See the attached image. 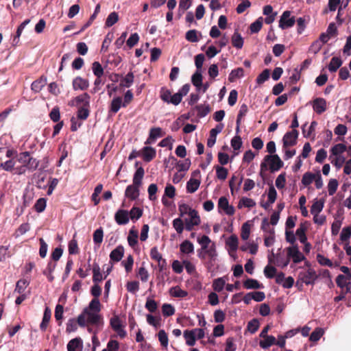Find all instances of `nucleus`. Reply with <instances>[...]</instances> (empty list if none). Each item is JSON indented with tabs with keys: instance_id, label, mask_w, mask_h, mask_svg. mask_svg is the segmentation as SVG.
Segmentation results:
<instances>
[{
	"instance_id": "4d7b16f0",
	"label": "nucleus",
	"mask_w": 351,
	"mask_h": 351,
	"mask_svg": "<svg viewBox=\"0 0 351 351\" xmlns=\"http://www.w3.org/2000/svg\"><path fill=\"white\" fill-rule=\"evenodd\" d=\"M347 147L344 144L339 143L336 144L331 148V153L334 156H339L341 154L343 153L345 151H346Z\"/></svg>"
},
{
	"instance_id": "bb28decb",
	"label": "nucleus",
	"mask_w": 351,
	"mask_h": 351,
	"mask_svg": "<svg viewBox=\"0 0 351 351\" xmlns=\"http://www.w3.org/2000/svg\"><path fill=\"white\" fill-rule=\"evenodd\" d=\"M47 83V78L41 77L40 79L34 81L31 86L32 90L35 93L40 92Z\"/></svg>"
},
{
	"instance_id": "c9c22d12",
	"label": "nucleus",
	"mask_w": 351,
	"mask_h": 351,
	"mask_svg": "<svg viewBox=\"0 0 351 351\" xmlns=\"http://www.w3.org/2000/svg\"><path fill=\"white\" fill-rule=\"evenodd\" d=\"M144 169L143 167H139L136 171L134 177H133V184L136 186H141L142 184V180L144 176Z\"/></svg>"
},
{
	"instance_id": "e2e57ef3",
	"label": "nucleus",
	"mask_w": 351,
	"mask_h": 351,
	"mask_svg": "<svg viewBox=\"0 0 351 351\" xmlns=\"http://www.w3.org/2000/svg\"><path fill=\"white\" fill-rule=\"evenodd\" d=\"M315 178V174L312 173L311 172H306L302 176V183L304 186H308L313 182Z\"/></svg>"
},
{
	"instance_id": "58836bf2",
	"label": "nucleus",
	"mask_w": 351,
	"mask_h": 351,
	"mask_svg": "<svg viewBox=\"0 0 351 351\" xmlns=\"http://www.w3.org/2000/svg\"><path fill=\"white\" fill-rule=\"evenodd\" d=\"M191 82L198 90H200V88L202 86V71H196V72L192 75Z\"/></svg>"
},
{
	"instance_id": "2f4dec72",
	"label": "nucleus",
	"mask_w": 351,
	"mask_h": 351,
	"mask_svg": "<svg viewBox=\"0 0 351 351\" xmlns=\"http://www.w3.org/2000/svg\"><path fill=\"white\" fill-rule=\"evenodd\" d=\"M264 339L260 341L259 345L263 349H267L272 345L276 344V338L272 335L263 337Z\"/></svg>"
},
{
	"instance_id": "5fc2aeb1",
	"label": "nucleus",
	"mask_w": 351,
	"mask_h": 351,
	"mask_svg": "<svg viewBox=\"0 0 351 351\" xmlns=\"http://www.w3.org/2000/svg\"><path fill=\"white\" fill-rule=\"evenodd\" d=\"M15 161L13 159H9L3 162H0V169L6 171H12L14 169Z\"/></svg>"
},
{
	"instance_id": "2eb2a0df",
	"label": "nucleus",
	"mask_w": 351,
	"mask_h": 351,
	"mask_svg": "<svg viewBox=\"0 0 351 351\" xmlns=\"http://www.w3.org/2000/svg\"><path fill=\"white\" fill-rule=\"evenodd\" d=\"M313 108L317 114H322L326 110V101L323 98H316L313 103Z\"/></svg>"
},
{
	"instance_id": "ddd939ff",
	"label": "nucleus",
	"mask_w": 351,
	"mask_h": 351,
	"mask_svg": "<svg viewBox=\"0 0 351 351\" xmlns=\"http://www.w3.org/2000/svg\"><path fill=\"white\" fill-rule=\"evenodd\" d=\"M141 154L143 160L148 162L155 158L156 152L154 148L146 146L141 149Z\"/></svg>"
},
{
	"instance_id": "69168bd1",
	"label": "nucleus",
	"mask_w": 351,
	"mask_h": 351,
	"mask_svg": "<svg viewBox=\"0 0 351 351\" xmlns=\"http://www.w3.org/2000/svg\"><path fill=\"white\" fill-rule=\"evenodd\" d=\"M162 313L165 317L171 316L175 313V308L170 304H164L162 306Z\"/></svg>"
},
{
	"instance_id": "393cba45",
	"label": "nucleus",
	"mask_w": 351,
	"mask_h": 351,
	"mask_svg": "<svg viewBox=\"0 0 351 351\" xmlns=\"http://www.w3.org/2000/svg\"><path fill=\"white\" fill-rule=\"evenodd\" d=\"M138 232L134 228H131L129 231L128 236V242L130 247H134L138 243Z\"/></svg>"
},
{
	"instance_id": "c03bdc74",
	"label": "nucleus",
	"mask_w": 351,
	"mask_h": 351,
	"mask_svg": "<svg viewBox=\"0 0 351 351\" xmlns=\"http://www.w3.org/2000/svg\"><path fill=\"white\" fill-rule=\"evenodd\" d=\"M197 242L201 245V250L204 252L209 249V245L211 243V240L208 236L203 235L201 237L197 238Z\"/></svg>"
},
{
	"instance_id": "aec40b11",
	"label": "nucleus",
	"mask_w": 351,
	"mask_h": 351,
	"mask_svg": "<svg viewBox=\"0 0 351 351\" xmlns=\"http://www.w3.org/2000/svg\"><path fill=\"white\" fill-rule=\"evenodd\" d=\"M243 287L246 289H258L263 288V285L257 280L253 278H247L243 282Z\"/></svg>"
},
{
	"instance_id": "6e6552de",
	"label": "nucleus",
	"mask_w": 351,
	"mask_h": 351,
	"mask_svg": "<svg viewBox=\"0 0 351 351\" xmlns=\"http://www.w3.org/2000/svg\"><path fill=\"white\" fill-rule=\"evenodd\" d=\"M287 255L293 258L295 263H298L305 259V256L300 252L297 245L287 248Z\"/></svg>"
},
{
	"instance_id": "052dcab7",
	"label": "nucleus",
	"mask_w": 351,
	"mask_h": 351,
	"mask_svg": "<svg viewBox=\"0 0 351 351\" xmlns=\"http://www.w3.org/2000/svg\"><path fill=\"white\" fill-rule=\"evenodd\" d=\"M338 181L336 179H330L328 184V192L329 195H333L338 188Z\"/></svg>"
},
{
	"instance_id": "37998d69",
	"label": "nucleus",
	"mask_w": 351,
	"mask_h": 351,
	"mask_svg": "<svg viewBox=\"0 0 351 351\" xmlns=\"http://www.w3.org/2000/svg\"><path fill=\"white\" fill-rule=\"evenodd\" d=\"M240 249L243 252L249 250V252L251 254H256L258 252V245L254 243L247 242L244 245H241Z\"/></svg>"
},
{
	"instance_id": "3c124183",
	"label": "nucleus",
	"mask_w": 351,
	"mask_h": 351,
	"mask_svg": "<svg viewBox=\"0 0 351 351\" xmlns=\"http://www.w3.org/2000/svg\"><path fill=\"white\" fill-rule=\"evenodd\" d=\"M215 169L217 178L220 180H225L228 174V169L218 165L215 167Z\"/></svg>"
},
{
	"instance_id": "72a5a7b5",
	"label": "nucleus",
	"mask_w": 351,
	"mask_h": 351,
	"mask_svg": "<svg viewBox=\"0 0 351 351\" xmlns=\"http://www.w3.org/2000/svg\"><path fill=\"white\" fill-rule=\"evenodd\" d=\"M93 281L94 283H98L101 282L104 278H103L101 272V269L97 263H94L93 267Z\"/></svg>"
},
{
	"instance_id": "09e8293b",
	"label": "nucleus",
	"mask_w": 351,
	"mask_h": 351,
	"mask_svg": "<svg viewBox=\"0 0 351 351\" xmlns=\"http://www.w3.org/2000/svg\"><path fill=\"white\" fill-rule=\"evenodd\" d=\"M316 260L320 264L323 266H327L329 267H333L332 262L328 258L325 257L324 255L321 254H317L316 256Z\"/></svg>"
},
{
	"instance_id": "6ab92c4d",
	"label": "nucleus",
	"mask_w": 351,
	"mask_h": 351,
	"mask_svg": "<svg viewBox=\"0 0 351 351\" xmlns=\"http://www.w3.org/2000/svg\"><path fill=\"white\" fill-rule=\"evenodd\" d=\"M228 278L226 276H223L221 278H217L213 280V289L216 292H221L226 285V281Z\"/></svg>"
},
{
	"instance_id": "c85d7f7f",
	"label": "nucleus",
	"mask_w": 351,
	"mask_h": 351,
	"mask_svg": "<svg viewBox=\"0 0 351 351\" xmlns=\"http://www.w3.org/2000/svg\"><path fill=\"white\" fill-rule=\"evenodd\" d=\"M324 206V201L322 199H315L311 206V213L314 215L319 214V213L323 210Z\"/></svg>"
},
{
	"instance_id": "5701e85b",
	"label": "nucleus",
	"mask_w": 351,
	"mask_h": 351,
	"mask_svg": "<svg viewBox=\"0 0 351 351\" xmlns=\"http://www.w3.org/2000/svg\"><path fill=\"white\" fill-rule=\"evenodd\" d=\"M180 250L183 254H191L194 252V245L190 241L185 240L180 245Z\"/></svg>"
},
{
	"instance_id": "412c9836",
	"label": "nucleus",
	"mask_w": 351,
	"mask_h": 351,
	"mask_svg": "<svg viewBox=\"0 0 351 351\" xmlns=\"http://www.w3.org/2000/svg\"><path fill=\"white\" fill-rule=\"evenodd\" d=\"M200 180L193 178H191L186 183V191L189 193H195L200 185Z\"/></svg>"
},
{
	"instance_id": "4c0bfd02",
	"label": "nucleus",
	"mask_w": 351,
	"mask_h": 351,
	"mask_svg": "<svg viewBox=\"0 0 351 351\" xmlns=\"http://www.w3.org/2000/svg\"><path fill=\"white\" fill-rule=\"evenodd\" d=\"M134 76L132 72H129L127 75L121 80L120 86L123 87L129 88L134 82Z\"/></svg>"
},
{
	"instance_id": "bf43d9fd",
	"label": "nucleus",
	"mask_w": 351,
	"mask_h": 351,
	"mask_svg": "<svg viewBox=\"0 0 351 351\" xmlns=\"http://www.w3.org/2000/svg\"><path fill=\"white\" fill-rule=\"evenodd\" d=\"M158 337L161 346L167 348L168 346L169 339L166 332L164 330H159Z\"/></svg>"
},
{
	"instance_id": "423d86ee",
	"label": "nucleus",
	"mask_w": 351,
	"mask_h": 351,
	"mask_svg": "<svg viewBox=\"0 0 351 351\" xmlns=\"http://www.w3.org/2000/svg\"><path fill=\"white\" fill-rule=\"evenodd\" d=\"M201 222L200 217L197 211L192 210L189 218L184 219L185 229L187 231H191L195 226H198Z\"/></svg>"
},
{
	"instance_id": "c756f323",
	"label": "nucleus",
	"mask_w": 351,
	"mask_h": 351,
	"mask_svg": "<svg viewBox=\"0 0 351 351\" xmlns=\"http://www.w3.org/2000/svg\"><path fill=\"white\" fill-rule=\"evenodd\" d=\"M244 70L241 67H239L236 69L232 70L228 76V80L230 82H235L237 79L243 77Z\"/></svg>"
},
{
	"instance_id": "f03ea898",
	"label": "nucleus",
	"mask_w": 351,
	"mask_h": 351,
	"mask_svg": "<svg viewBox=\"0 0 351 351\" xmlns=\"http://www.w3.org/2000/svg\"><path fill=\"white\" fill-rule=\"evenodd\" d=\"M266 162H269V169L272 172L278 171L283 166V162L281 160L278 155L272 154L265 156L264 161L261 164L260 175L261 176H263V171L267 170V165Z\"/></svg>"
},
{
	"instance_id": "7c9ffc66",
	"label": "nucleus",
	"mask_w": 351,
	"mask_h": 351,
	"mask_svg": "<svg viewBox=\"0 0 351 351\" xmlns=\"http://www.w3.org/2000/svg\"><path fill=\"white\" fill-rule=\"evenodd\" d=\"M122 98L121 97H116L113 98L110 104V111L113 114L117 113L121 107H122Z\"/></svg>"
},
{
	"instance_id": "6e6d98bb",
	"label": "nucleus",
	"mask_w": 351,
	"mask_h": 351,
	"mask_svg": "<svg viewBox=\"0 0 351 351\" xmlns=\"http://www.w3.org/2000/svg\"><path fill=\"white\" fill-rule=\"evenodd\" d=\"M256 205V202L251 198L248 197H243L239 202L238 207H246V208H252Z\"/></svg>"
},
{
	"instance_id": "0eeeda50",
	"label": "nucleus",
	"mask_w": 351,
	"mask_h": 351,
	"mask_svg": "<svg viewBox=\"0 0 351 351\" xmlns=\"http://www.w3.org/2000/svg\"><path fill=\"white\" fill-rule=\"evenodd\" d=\"M298 136V132L296 130H293L287 132L283 136V147L287 148L289 146H293L296 144L297 138Z\"/></svg>"
},
{
	"instance_id": "79ce46f5",
	"label": "nucleus",
	"mask_w": 351,
	"mask_h": 351,
	"mask_svg": "<svg viewBox=\"0 0 351 351\" xmlns=\"http://www.w3.org/2000/svg\"><path fill=\"white\" fill-rule=\"evenodd\" d=\"M85 309L99 313L101 311V303L99 300L98 298H93Z\"/></svg>"
},
{
	"instance_id": "774afa93",
	"label": "nucleus",
	"mask_w": 351,
	"mask_h": 351,
	"mask_svg": "<svg viewBox=\"0 0 351 351\" xmlns=\"http://www.w3.org/2000/svg\"><path fill=\"white\" fill-rule=\"evenodd\" d=\"M143 215V211L141 208L137 207H133L130 213L129 217L132 220H137L138 219Z\"/></svg>"
},
{
	"instance_id": "cd10ccee",
	"label": "nucleus",
	"mask_w": 351,
	"mask_h": 351,
	"mask_svg": "<svg viewBox=\"0 0 351 351\" xmlns=\"http://www.w3.org/2000/svg\"><path fill=\"white\" fill-rule=\"evenodd\" d=\"M351 274L349 276H345L344 275L340 274L337 277L336 282L338 287L341 288L348 287V285L350 284Z\"/></svg>"
},
{
	"instance_id": "13d9d810",
	"label": "nucleus",
	"mask_w": 351,
	"mask_h": 351,
	"mask_svg": "<svg viewBox=\"0 0 351 351\" xmlns=\"http://www.w3.org/2000/svg\"><path fill=\"white\" fill-rule=\"evenodd\" d=\"M104 231L101 228L97 229L93 233V242L95 244L100 245L103 241Z\"/></svg>"
},
{
	"instance_id": "f704fd0d",
	"label": "nucleus",
	"mask_w": 351,
	"mask_h": 351,
	"mask_svg": "<svg viewBox=\"0 0 351 351\" xmlns=\"http://www.w3.org/2000/svg\"><path fill=\"white\" fill-rule=\"evenodd\" d=\"M342 65V60L338 57L331 58L328 64V70L331 73L336 72L337 69Z\"/></svg>"
},
{
	"instance_id": "f3484780",
	"label": "nucleus",
	"mask_w": 351,
	"mask_h": 351,
	"mask_svg": "<svg viewBox=\"0 0 351 351\" xmlns=\"http://www.w3.org/2000/svg\"><path fill=\"white\" fill-rule=\"evenodd\" d=\"M124 254V247L119 245L114 249L110 254V261L119 262L121 260Z\"/></svg>"
},
{
	"instance_id": "b1692460",
	"label": "nucleus",
	"mask_w": 351,
	"mask_h": 351,
	"mask_svg": "<svg viewBox=\"0 0 351 351\" xmlns=\"http://www.w3.org/2000/svg\"><path fill=\"white\" fill-rule=\"evenodd\" d=\"M169 294L174 298H183L188 295V292L182 289L179 286H175L169 289Z\"/></svg>"
},
{
	"instance_id": "39448f33",
	"label": "nucleus",
	"mask_w": 351,
	"mask_h": 351,
	"mask_svg": "<svg viewBox=\"0 0 351 351\" xmlns=\"http://www.w3.org/2000/svg\"><path fill=\"white\" fill-rule=\"evenodd\" d=\"M317 278V275L315 271L311 268L299 274V279L306 285H314Z\"/></svg>"
},
{
	"instance_id": "a211bd4d",
	"label": "nucleus",
	"mask_w": 351,
	"mask_h": 351,
	"mask_svg": "<svg viewBox=\"0 0 351 351\" xmlns=\"http://www.w3.org/2000/svg\"><path fill=\"white\" fill-rule=\"evenodd\" d=\"M190 90V85L186 84L182 86L178 93L174 94L173 99L177 104H180L182 101V97L188 94Z\"/></svg>"
},
{
	"instance_id": "338daca9",
	"label": "nucleus",
	"mask_w": 351,
	"mask_h": 351,
	"mask_svg": "<svg viewBox=\"0 0 351 351\" xmlns=\"http://www.w3.org/2000/svg\"><path fill=\"white\" fill-rule=\"evenodd\" d=\"M173 227L178 234H182L184 230V223L181 218H176L173 221Z\"/></svg>"
},
{
	"instance_id": "ea45409f",
	"label": "nucleus",
	"mask_w": 351,
	"mask_h": 351,
	"mask_svg": "<svg viewBox=\"0 0 351 351\" xmlns=\"http://www.w3.org/2000/svg\"><path fill=\"white\" fill-rule=\"evenodd\" d=\"M193 333L194 332H193L192 330H186L183 332V336L186 340V343L189 346H193L195 344L196 338Z\"/></svg>"
},
{
	"instance_id": "e433bc0d",
	"label": "nucleus",
	"mask_w": 351,
	"mask_h": 351,
	"mask_svg": "<svg viewBox=\"0 0 351 351\" xmlns=\"http://www.w3.org/2000/svg\"><path fill=\"white\" fill-rule=\"evenodd\" d=\"M51 311L48 308H46L44 311L42 322L40 324V328L41 330L45 331L47 329L48 324L51 319Z\"/></svg>"
},
{
	"instance_id": "dca6fc26",
	"label": "nucleus",
	"mask_w": 351,
	"mask_h": 351,
	"mask_svg": "<svg viewBox=\"0 0 351 351\" xmlns=\"http://www.w3.org/2000/svg\"><path fill=\"white\" fill-rule=\"evenodd\" d=\"M125 195L132 200L136 199L139 196V186L134 184L128 186L125 191Z\"/></svg>"
},
{
	"instance_id": "49530a36",
	"label": "nucleus",
	"mask_w": 351,
	"mask_h": 351,
	"mask_svg": "<svg viewBox=\"0 0 351 351\" xmlns=\"http://www.w3.org/2000/svg\"><path fill=\"white\" fill-rule=\"evenodd\" d=\"M119 21V15L117 12H112L107 17L105 25L108 27H112Z\"/></svg>"
},
{
	"instance_id": "603ef678",
	"label": "nucleus",
	"mask_w": 351,
	"mask_h": 351,
	"mask_svg": "<svg viewBox=\"0 0 351 351\" xmlns=\"http://www.w3.org/2000/svg\"><path fill=\"white\" fill-rule=\"evenodd\" d=\"M306 230V228L303 224H300V227L296 230L295 234L302 243H304L307 240L305 234Z\"/></svg>"
},
{
	"instance_id": "680f3d73",
	"label": "nucleus",
	"mask_w": 351,
	"mask_h": 351,
	"mask_svg": "<svg viewBox=\"0 0 351 351\" xmlns=\"http://www.w3.org/2000/svg\"><path fill=\"white\" fill-rule=\"evenodd\" d=\"M149 139H152V141H155L156 138L159 137H162L163 134L162 132V129L159 127L158 128H152L149 130Z\"/></svg>"
},
{
	"instance_id": "473e14b6",
	"label": "nucleus",
	"mask_w": 351,
	"mask_h": 351,
	"mask_svg": "<svg viewBox=\"0 0 351 351\" xmlns=\"http://www.w3.org/2000/svg\"><path fill=\"white\" fill-rule=\"evenodd\" d=\"M150 256L153 260L156 261L159 265L166 263L165 260L162 258V254L158 252L157 247H154L151 249Z\"/></svg>"
},
{
	"instance_id": "a19ab883",
	"label": "nucleus",
	"mask_w": 351,
	"mask_h": 351,
	"mask_svg": "<svg viewBox=\"0 0 351 351\" xmlns=\"http://www.w3.org/2000/svg\"><path fill=\"white\" fill-rule=\"evenodd\" d=\"M232 45L237 49H241L243 47V39L239 32H235L233 34L232 36Z\"/></svg>"
},
{
	"instance_id": "0e129e2a",
	"label": "nucleus",
	"mask_w": 351,
	"mask_h": 351,
	"mask_svg": "<svg viewBox=\"0 0 351 351\" xmlns=\"http://www.w3.org/2000/svg\"><path fill=\"white\" fill-rule=\"evenodd\" d=\"M126 289L128 292L135 294L139 290V282L138 281L128 282Z\"/></svg>"
},
{
	"instance_id": "de8ad7c7",
	"label": "nucleus",
	"mask_w": 351,
	"mask_h": 351,
	"mask_svg": "<svg viewBox=\"0 0 351 351\" xmlns=\"http://www.w3.org/2000/svg\"><path fill=\"white\" fill-rule=\"evenodd\" d=\"M195 108L197 111V115L201 118L206 117L210 112L208 105L201 104L196 106Z\"/></svg>"
},
{
	"instance_id": "f257e3e1",
	"label": "nucleus",
	"mask_w": 351,
	"mask_h": 351,
	"mask_svg": "<svg viewBox=\"0 0 351 351\" xmlns=\"http://www.w3.org/2000/svg\"><path fill=\"white\" fill-rule=\"evenodd\" d=\"M102 322V317L99 313L84 309L77 317L78 325L85 327L88 324L99 326Z\"/></svg>"
},
{
	"instance_id": "a18cd8bd",
	"label": "nucleus",
	"mask_w": 351,
	"mask_h": 351,
	"mask_svg": "<svg viewBox=\"0 0 351 351\" xmlns=\"http://www.w3.org/2000/svg\"><path fill=\"white\" fill-rule=\"evenodd\" d=\"M29 285V281L27 279H21L19 280L16 285V288L14 291L21 294L24 292L25 289Z\"/></svg>"
},
{
	"instance_id": "4be33fe9",
	"label": "nucleus",
	"mask_w": 351,
	"mask_h": 351,
	"mask_svg": "<svg viewBox=\"0 0 351 351\" xmlns=\"http://www.w3.org/2000/svg\"><path fill=\"white\" fill-rule=\"evenodd\" d=\"M83 342L80 337H76L69 341L67 344L68 351H76L78 348H82Z\"/></svg>"
},
{
	"instance_id": "7ed1b4c3",
	"label": "nucleus",
	"mask_w": 351,
	"mask_h": 351,
	"mask_svg": "<svg viewBox=\"0 0 351 351\" xmlns=\"http://www.w3.org/2000/svg\"><path fill=\"white\" fill-rule=\"evenodd\" d=\"M110 324L121 338H124L126 336V331L124 330L122 322L118 315H114L111 317Z\"/></svg>"
},
{
	"instance_id": "8fccbe9b",
	"label": "nucleus",
	"mask_w": 351,
	"mask_h": 351,
	"mask_svg": "<svg viewBox=\"0 0 351 351\" xmlns=\"http://www.w3.org/2000/svg\"><path fill=\"white\" fill-rule=\"evenodd\" d=\"M103 185L101 184H99L96 186L94 189V192L92 194L91 199L95 206L99 203L100 199L99 198V195L101 193Z\"/></svg>"
},
{
	"instance_id": "1a4fd4ad",
	"label": "nucleus",
	"mask_w": 351,
	"mask_h": 351,
	"mask_svg": "<svg viewBox=\"0 0 351 351\" xmlns=\"http://www.w3.org/2000/svg\"><path fill=\"white\" fill-rule=\"evenodd\" d=\"M223 128V124L219 123L215 126V128L211 129L210 131L209 138L207 141V146L212 147L216 143L217 135L219 134Z\"/></svg>"
},
{
	"instance_id": "4468645a",
	"label": "nucleus",
	"mask_w": 351,
	"mask_h": 351,
	"mask_svg": "<svg viewBox=\"0 0 351 351\" xmlns=\"http://www.w3.org/2000/svg\"><path fill=\"white\" fill-rule=\"evenodd\" d=\"M89 82L87 80L81 77H76L73 80V88L74 90H84L88 88Z\"/></svg>"
},
{
	"instance_id": "9d476101",
	"label": "nucleus",
	"mask_w": 351,
	"mask_h": 351,
	"mask_svg": "<svg viewBox=\"0 0 351 351\" xmlns=\"http://www.w3.org/2000/svg\"><path fill=\"white\" fill-rule=\"evenodd\" d=\"M160 99L167 104H171L174 106H178V104L173 99L174 95H171V92L167 89L166 87H162L160 90Z\"/></svg>"
},
{
	"instance_id": "864d4df0",
	"label": "nucleus",
	"mask_w": 351,
	"mask_h": 351,
	"mask_svg": "<svg viewBox=\"0 0 351 351\" xmlns=\"http://www.w3.org/2000/svg\"><path fill=\"white\" fill-rule=\"evenodd\" d=\"M93 74L97 77H101L104 75V69L99 62H94L92 64Z\"/></svg>"
},
{
	"instance_id": "f8f14e48",
	"label": "nucleus",
	"mask_w": 351,
	"mask_h": 351,
	"mask_svg": "<svg viewBox=\"0 0 351 351\" xmlns=\"http://www.w3.org/2000/svg\"><path fill=\"white\" fill-rule=\"evenodd\" d=\"M218 207L223 210L228 215H232L234 213V208L229 204L228 200L226 197H221L219 199Z\"/></svg>"
},
{
	"instance_id": "20e7f679",
	"label": "nucleus",
	"mask_w": 351,
	"mask_h": 351,
	"mask_svg": "<svg viewBox=\"0 0 351 351\" xmlns=\"http://www.w3.org/2000/svg\"><path fill=\"white\" fill-rule=\"evenodd\" d=\"M295 19L294 16L291 17V12L289 10L285 11L280 16L279 21V27L282 29H285L291 27L294 25Z\"/></svg>"
},
{
	"instance_id": "9b49d317",
	"label": "nucleus",
	"mask_w": 351,
	"mask_h": 351,
	"mask_svg": "<svg viewBox=\"0 0 351 351\" xmlns=\"http://www.w3.org/2000/svg\"><path fill=\"white\" fill-rule=\"evenodd\" d=\"M114 220L119 225H125L129 222V213L125 210L119 209L114 215Z\"/></svg>"
},
{
	"instance_id": "a878e982",
	"label": "nucleus",
	"mask_w": 351,
	"mask_h": 351,
	"mask_svg": "<svg viewBox=\"0 0 351 351\" xmlns=\"http://www.w3.org/2000/svg\"><path fill=\"white\" fill-rule=\"evenodd\" d=\"M208 258H209V263L210 265H213V263L216 261L217 258V252L216 250L215 244L214 243L210 246L209 249L204 251Z\"/></svg>"
}]
</instances>
